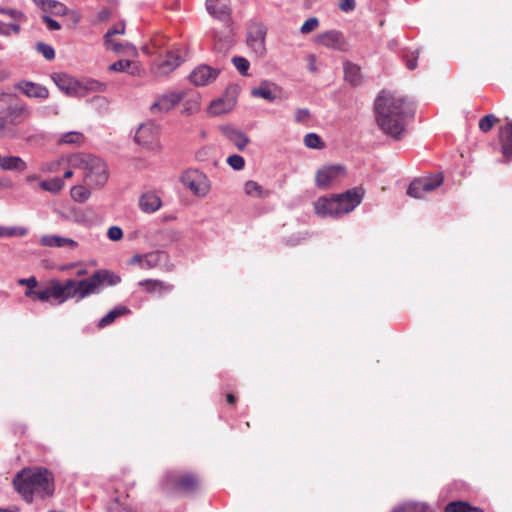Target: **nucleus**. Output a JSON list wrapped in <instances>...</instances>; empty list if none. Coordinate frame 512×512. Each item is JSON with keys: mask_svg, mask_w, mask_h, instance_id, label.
<instances>
[{"mask_svg": "<svg viewBox=\"0 0 512 512\" xmlns=\"http://www.w3.org/2000/svg\"><path fill=\"white\" fill-rule=\"evenodd\" d=\"M375 119L379 128L388 136L400 139L405 132L407 107L403 98L382 91L374 102Z\"/></svg>", "mask_w": 512, "mask_h": 512, "instance_id": "nucleus-1", "label": "nucleus"}, {"mask_svg": "<svg viewBox=\"0 0 512 512\" xmlns=\"http://www.w3.org/2000/svg\"><path fill=\"white\" fill-rule=\"evenodd\" d=\"M15 490L22 498L31 503L34 495L39 497L51 496L54 492V478L45 468L23 469L13 479Z\"/></svg>", "mask_w": 512, "mask_h": 512, "instance_id": "nucleus-2", "label": "nucleus"}, {"mask_svg": "<svg viewBox=\"0 0 512 512\" xmlns=\"http://www.w3.org/2000/svg\"><path fill=\"white\" fill-rule=\"evenodd\" d=\"M30 116L29 108L6 93L0 94V138L16 139L19 126Z\"/></svg>", "mask_w": 512, "mask_h": 512, "instance_id": "nucleus-3", "label": "nucleus"}, {"mask_svg": "<svg viewBox=\"0 0 512 512\" xmlns=\"http://www.w3.org/2000/svg\"><path fill=\"white\" fill-rule=\"evenodd\" d=\"M363 196L361 188H354L331 198L321 197L314 204L315 212L320 217L338 218L352 212L361 203Z\"/></svg>", "mask_w": 512, "mask_h": 512, "instance_id": "nucleus-4", "label": "nucleus"}, {"mask_svg": "<svg viewBox=\"0 0 512 512\" xmlns=\"http://www.w3.org/2000/svg\"><path fill=\"white\" fill-rule=\"evenodd\" d=\"M121 282L120 276L106 269L96 270L88 278L76 281L72 279L73 287L71 292L77 301L83 300L91 295L99 294L102 288L114 286Z\"/></svg>", "mask_w": 512, "mask_h": 512, "instance_id": "nucleus-5", "label": "nucleus"}, {"mask_svg": "<svg viewBox=\"0 0 512 512\" xmlns=\"http://www.w3.org/2000/svg\"><path fill=\"white\" fill-rule=\"evenodd\" d=\"M72 285V279H67L64 282L52 279L49 282V285L42 290L28 288L25 291V296L29 298L35 297L41 302H50L60 305L73 298V294L71 292V288L73 287Z\"/></svg>", "mask_w": 512, "mask_h": 512, "instance_id": "nucleus-6", "label": "nucleus"}, {"mask_svg": "<svg viewBox=\"0 0 512 512\" xmlns=\"http://www.w3.org/2000/svg\"><path fill=\"white\" fill-rule=\"evenodd\" d=\"M85 171V182L91 187H102L108 180L109 173L106 163L93 155L84 154L76 157Z\"/></svg>", "mask_w": 512, "mask_h": 512, "instance_id": "nucleus-7", "label": "nucleus"}, {"mask_svg": "<svg viewBox=\"0 0 512 512\" xmlns=\"http://www.w3.org/2000/svg\"><path fill=\"white\" fill-rule=\"evenodd\" d=\"M160 130V125L155 122L143 123L135 133V142L147 150L159 152L162 149L159 140Z\"/></svg>", "mask_w": 512, "mask_h": 512, "instance_id": "nucleus-8", "label": "nucleus"}, {"mask_svg": "<svg viewBox=\"0 0 512 512\" xmlns=\"http://www.w3.org/2000/svg\"><path fill=\"white\" fill-rule=\"evenodd\" d=\"M184 61L180 48L168 50L164 56H160L151 66L155 76L169 75Z\"/></svg>", "mask_w": 512, "mask_h": 512, "instance_id": "nucleus-9", "label": "nucleus"}, {"mask_svg": "<svg viewBox=\"0 0 512 512\" xmlns=\"http://www.w3.org/2000/svg\"><path fill=\"white\" fill-rule=\"evenodd\" d=\"M181 183L194 195L204 197L210 191V182L207 176L197 169H189L180 177Z\"/></svg>", "mask_w": 512, "mask_h": 512, "instance_id": "nucleus-10", "label": "nucleus"}, {"mask_svg": "<svg viewBox=\"0 0 512 512\" xmlns=\"http://www.w3.org/2000/svg\"><path fill=\"white\" fill-rule=\"evenodd\" d=\"M443 179L441 173L416 178L410 183L407 194L413 198L421 199L425 194L438 188L443 183Z\"/></svg>", "mask_w": 512, "mask_h": 512, "instance_id": "nucleus-11", "label": "nucleus"}, {"mask_svg": "<svg viewBox=\"0 0 512 512\" xmlns=\"http://www.w3.org/2000/svg\"><path fill=\"white\" fill-rule=\"evenodd\" d=\"M163 485L166 489H174L177 491L190 493L197 489L198 480L193 474H180L176 471H171L165 474Z\"/></svg>", "mask_w": 512, "mask_h": 512, "instance_id": "nucleus-12", "label": "nucleus"}, {"mask_svg": "<svg viewBox=\"0 0 512 512\" xmlns=\"http://www.w3.org/2000/svg\"><path fill=\"white\" fill-rule=\"evenodd\" d=\"M266 34L267 28L263 23L252 21L248 24L246 41L257 56H263L266 52Z\"/></svg>", "mask_w": 512, "mask_h": 512, "instance_id": "nucleus-13", "label": "nucleus"}, {"mask_svg": "<svg viewBox=\"0 0 512 512\" xmlns=\"http://www.w3.org/2000/svg\"><path fill=\"white\" fill-rule=\"evenodd\" d=\"M185 97L183 91L169 90L163 94L157 95L149 110L152 114H164L172 110Z\"/></svg>", "mask_w": 512, "mask_h": 512, "instance_id": "nucleus-14", "label": "nucleus"}, {"mask_svg": "<svg viewBox=\"0 0 512 512\" xmlns=\"http://www.w3.org/2000/svg\"><path fill=\"white\" fill-rule=\"evenodd\" d=\"M345 174L344 168L339 165L325 166L319 169L316 173L315 182L317 187L326 189L336 180L343 177Z\"/></svg>", "mask_w": 512, "mask_h": 512, "instance_id": "nucleus-15", "label": "nucleus"}, {"mask_svg": "<svg viewBox=\"0 0 512 512\" xmlns=\"http://www.w3.org/2000/svg\"><path fill=\"white\" fill-rule=\"evenodd\" d=\"M218 75V69L202 64L190 73L189 80L195 86H205L215 81Z\"/></svg>", "mask_w": 512, "mask_h": 512, "instance_id": "nucleus-16", "label": "nucleus"}, {"mask_svg": "<svg viewBox=\"0 0 512 512\" xmlns=\"http://www.w3.org/2000/svg\"><path fill=\"white\" fill-rule=\"evenodd\" d=\"M207 12L221 21H228L231 16L230 0H206Z\"/></svg>", "mask_w": 512, "mask_h": 512, "instance_id": "nucleus-17", "label": "nucleus"}, {"mask_svg": "<svg viewBox=\"0 0 512 512\" xmlns=\"http://www.w3.org/2000/svg\"><path fill=\"white\" fill-rule=\"evenodd\" d=\"M56 86L69 96L80 94L81 84L65 73H56L52 76Z\"/></svg>", "mask_w": 512, "mask_h": 512, "instance_id": "nucleus-18", "label": "nucleus"}, {"mask_svg": "<svg viewBox=\"0 0 512 512\" xmlns=\"http://www.w3.org/2000/svg\"><path fill=\"white\" fill-rule=\"evenodd\" d=\"M316 42L328 48L344 50L345 39L342 33L331 30L317 36Z\"/></svg>", "mask_w": 512, "mask_h": 512, "instance_id": "nucleus-19", "label": "nucleus"}, {"mask_svg": "<svg viewBox=\"0 0 512 512\" xmlns=\"http://www.w3.org/2000/svg\"><path fill=\"white\" fill-rule=\"evenodd\" d=\"M17 89L30 98L45 99L49 96V91L45 86L30 81L18 83Z\"/></svg>", "mask_w": 512, "mask_h": 512, "instance_id": "nucleus-20", "label": "nucleus"}, {"mask_svg": "<svg viewBox=\"0 0 512 512\" xmlns=\"http://www.w3.org/2000/svg\"><path fill=\"white\" fill-rule=\"evenodd\" d=\"M221 131L223 135L240 151L244 150L250 141L249 137L244 132L232 126H223L221 127Z\"/></svg>", "mask_w": 512, "mask_h": 512, "instance_id": "nucleus-21", "label": "nucleus"}, {"mask_svg": "<svg viewBox=\"0 0 512 512\" xmlns=\"http://www.w3.org/2000/svg\"><path fill=\"white\" fill-rule=\"evenodd\" d=\"M161 205V198L155 192L143 193L139 198V207L144 213H154Z\"/></svg>", "mask_w": 512, "mask_h": 512, "instance_id": "nucleus-22", "label": "nucleus"}, {"mask_svg": "<svg viewBox=\"0 0 512 512\" xmlns=\"http://www.w3.org/2000/svg\"><path fill=\"white\" fill-rule=\"evenodd\" d=\"M500 141L502 154L507 161L512 159V121L508 120L507 124L500 129Z\"/></svg>", "mask_w": 512, "mask_h": 512, "instance_id": "nucleus-23", "label": "nucleus"}, {"mask_svg": "<svg viewBox=\"0 0 512 512\" xmlns=\"http://www.w3.org/2000/svg\"><path fill=\"white\" fill-rule=\"evenodd\" d=\"M40 244L44 247H69L72 249L78 246L73 239L58 235H44L40 238Z\"/></svg>", "mask_w": 512, "mask_h": 512, "instance_id": "nucleus-24", "label": "nucleus"}, {"mask_svg": "<svg viewBox=\"0 0 512 512\" xmlns=\"http://www.w3.org/2000/svg\"><path fill=\"white\" fill-rule=\"evenodd\" d=\"M107 512H135L129 504L128 495H117L107 505Z\"/></svg>", "mask_w": 512, "mask_h": 512, "instance_id": "nucleus-25", "label": "nucleus"}, {"mask_svg": "<svg viewBox=\"0 0 512 512\" xmlns=\"http://www.w3.org/2000/svg\"><path fill=\"white\" fill-rule=\"evenodd\" d=\"M139 286L143 287L148 293L159 292L160 294L163 292H170L173 288L170 284L154 279L142 280L139 282Z\"/></svg>", "mask_w": 512, "mask_h": 512, "instance_id": "nucleus-26", "label": "nucleus"}, {"mask_svg": "<svg viewBox=\"0 0 512 512\" xmlns=\"http://www.w3.org/2000/svg\"><path fill=\"white\" fill-rule=\"evenodd\" d=\"M235 104L233 99L219 98L211 102L209 106V113L211 115H221L229 112Z\"/></svg>", "mask_w": 512, "mask_h": 512, "instance_id": "nucleus-27", "label": "nucleus"}, {"mask_svg": "<svg viewBox=\"0 0 512 512\" xmlns=\"http://www.w3.org/2000/svg\"><path fill=\"white\" fill-rule=\"evenodd\" d=\"M273 84L263 81L258 87L253 88L251 93L255 97L263 98L269 102H273L276 99V95L272 89Z\"/></svg>", "mask_w": 512, "mask_h": 512, "instance_id": "nucleus-28", "label": "nucleus"}, {"mask_svg": "<svg viewBox=\"0 0 512 512\" xmlns=\"http://www.w3.org/2000/svg\"><path fill=\"white\" fill-rule=\"evenodd\" d=\"M0 168L6 171H23L27 168V165L19 156H6L2 158Z\"/></svg>", "mask_w": 512, "mask_h": 512, "instance_id": "nucleus-29", "label": "nucleus"}, {"mask_svg": "<svg viewBox=\"0 0 512 512\" xmlns=\"http://www.w3.org/2000/svg\"><path fill=\"white\" fill-rule=\"evenodd\" d=\"M167 254L162 251H155L148 253L144 256L142 268L150 269L154 267H158L162 264V262L166 261Z\"/></svg>", "mask_w": 512, "mask_h": 512, "instance_id": "nucleus-30", "label": "nucleus"}, {"mask_svg": "<svg viewBox=\"0 0 512 512\" xmlns=\"http://www.w3.org/2000/svg\"><path fill=\"white\" fill-rule=\"evenodd\" d=\"M129 312L130 310L126 306H117L99 320L98 327L104 328L113 323L118 317L126 315Z\"/></svg>", "mask_w": 512, "mask_h": 512, "instance_id": "nucleus-31", "label": "nucleus"}, {"mask_svg": "<svg viewBox=\"0 0 512 512\" xmlns=\"http://www.w3.org/2000/svg\"><path fill=\"white\" fill-rule=\"evenodd\" d=\"M344 69V78L347 82H349L352 85H357L360 82L361 74H360V68L349 61H346L343 65Z\"/></svg>", "mask_w": 512, "mask_h": 512, "instance_id": "nucleus-32", "label": "nucleus"}, {"mask_svg": "<svg viewBox=\"0 0 512 512\" xmlns=\"http://www.w3.org/2000/svg\"><path fill=\"white\" fill-rule=\"evenodd\" d=\"M213 40H214V50L225 53L227 52L233 45L232 36L221 35L218 32H213Z\"/></svg>", "mask_w": 512, "mask_h": 512, "instance_id": "nucleus-33", "label": "nucleus"}, {"mask_svg": "<svg viewBox=\"0 0 512 512\" xmlns=\"http://www.w3.org/2000/svg\"><path fill=\"white\" fill-rule=\"evenodd\" d=\"M40 188L44 191L52 194L59 193L65 186L64 180L59 177H55L49 180H43L39 184Z\"/></svg>", "mask_w": 512, "mask_h": 512, "instance_id": "nucleus-34", "label": "nucleus"}, {"mask_svg": "<svg viewBox=\"0 0 512 512\" xmlns=\"http://www.w3.org/2000/svg\"><path fill=\"white\" fill-rule=\"evenodd\" d=\"M244 191L248 196L256 198H265L268 196V192L255 181L249 180L244 184Z\"/></svg>", "mask_w": 512, "mask_h": 512, "instance_id": "nucleus-35", "label": "nucleus"}, {"mask_svg": "<svg viewBox=\"0 0 512 512\" xmlns=\"http://www.w3.org/2000/svg\"><path fill=\"white\" fill-rule=\"evenodd\" d=\"M445 512H483V510L473 507L464 501H454L447 504Z\"/></svg>", "mask_w": 512, "mask_h": 512, "instance_id": "nucleus-36", "label": "nucleus"}, {"mask_svg": "<svg viewBox=\"0 0 512 512\" xmlns=\"http://www.w3.org/2000/svg\"><path fill=\"white\" fill-rule=\"evenodd\" d=\"M392 512H431L429 509V506L425 503H419V502H409L406 503L396 509H394Z\"/></svg>", "mask_w": 512, "mask_h": 512, "instance_id": "nucleus-37", "label": "nucleus"}, {"mask_svg": "<svg viewBox=\"0 0 512 512\" xmlns=\"http://www.w3.org/2000/svg\"><path fill=\"white\" fill-rule=\"evenodd\" d=\"M28 230L25 227L0 226V238L25 236Z\"/></svg>", "mask_w": 512, "mask_h": 512, "instance_id": "nucleus-38", "label": "nucleus"}, {"mask_svg": "<svg viewBox=\"0 0 512 512\" xmlns=\"http://www.w3.org/2000/svg\"><path fill=\"white\" fill-rule=\"evenodd\" d=\"M70 194L73 200L80 203L88 200L91 195L90 191L82 185L72 187Z\"/></svg>", "mask_w": 512, "mask_h": 512, "instance_id": "nucleus-39", "label": "nucleus"}, {"mask_svg": "<svg viewBox=\"0 0 512 512\" xmlns=\"http://www.w3.org/2000/svg\"><path fill=\"white\" fill-rule=\"evenodd\" d=\"M83 141V135L80 132L70 131L63 133L60 137L62 144H80Z\"/></svg>", "mask_w": 512, "mask_h": 512, "instance_id": "nucleus-40", "label": "nucleus"}, {"mask_svg": "<svg viewBox=\"0 0 512 512\" xmlns=\"http://www.w3.org/2000/svg\"><path fill=\"white\" fill-rule=\"evenodd\" d=\"M402 57H403L406 67L409 70H414L417 67V60L419 57V52L417 50L404 51Z\"/></svg>", "mask_w": 512, "mask_h": 512, "instance_id": "nucleus-41", "label": "nucleus"}, {"mask_svg": "<svg viewBox=\"0 0 512 512\" xmlns=\"http://www.w3.org/2000/svg\"><path fill=\"white\" fill-rule=\"evenodd\" d=\"M45 11H51L56 16H65L68 14V8L63 3L56 0H50Z\"/></svg>", "mask_w": 512, "mask_h": 512, "instance_id": "nucleus-42", "label": "nucleus"}, {"mask_svg": "<svg viewBox=\"0 0 512 512\" xmlns=\"http://www.w3.org/2000/svg\"><path fill=\"white\" fill-rule=\"evenodd\" d=\"M232 63L241 75H248L250 63L246 58L241 56H235L232 58Z\"/></svg>", "mask_w": 512, "mask_h": 512, "instance_id": "nucleus-43", "label": "nucleus"}, {"mask_svg": "<svg viewBox=\"0 0 512 512\" xmlns=\"http://www.w3.org/2000/svg\"><path fill=\"white\" fill-rule=\"evenodd\" d=\"M304 144L311 149H320L324 146L321 138L315 133H308L304 137Z\"/></svg>", "mask_w": 512, "mask_h": 512, "instance_id": "nucleus-44", "label": "nucleus"}, {"mask_svg": "<svg viewBox=\"0 0 512 512\" xmlns=\"http://www.w3.org/2000/svg\"><path fill=\"white\" fill-rule=\"evenodd\" d=\"M107 86L105 83H102L98 80H87L83 84H81V89L86 91H95V92H104Z\"/></svg>", "mask_w": 512, "mask_h": 512, "instance_id": "nucleus-45", "label": "nucleus"}, {"mask_svg": "<svg viewBox=\"0 0 512 512\" xmlns=\"http://www.w3.org/2000/svg\"><path fill=\"white\" fill-rule=\"evenodd\" d=\"M36 50L43 55V57L47 60H52L55 57L54 48L51 45H48L43 42H39L36 44Z\"/></svg>", "mask_w": 512, "mask_h": 512, "instance_id": "nucleus-46", "label": "nucleus"}, {"mask_svg": "<svg viewBox=\"0 0 512 512\" xmlns=\"http://www.w3.org/2000/svg\"><path fill=\"white\" fill-rule=\"evenodd\" d=\"M497 121L498 119L493 114H488L480 119L479 128L481 131L486 133L491 130V128Z\"/></svg>", "mask_w": 512, "mask_h": 512, "instance_id": "nucleus-47", "label": "nucleus"}, {"mask_svg": "<svg viewBox=\"0 0 512 512\" xmlns=\"http://www.w3.org/2000/svg\"><path fill=\"white\" fill-rule=\"evenodd\" d=\"M227 163L230 165V167L237 171L243 169L245 166L244 158L237 154L230 155L227 158Z\"/></svg>", "mask_w": 512, "mask_h": 512, "instance_id": "nucleus-48", "label": "nucleus"}, {"mask_svg": "<svg viewBox=\"0 0 512 512\" xmlns=\"http://www.w3.org/2000/svg\"><path fill=\"white\" fill-rule=\"evenodd\" d=\"M0 14L7 15L14 20H19V21L25 20L24 13L21 12L20 10L13 9V8H5V7L0 6Z\"/></svg>", "mask_w": 512, "mask_h": 512, "instance_id": "nucleus-49", "label": "nucleus"}, {"mask_svg": "<svg viewBox=\"0 0 512 512\" xmlns=\"http://www.w3.org/2000/svg\"><path fill=\"white\" fill-rule=\"evenodd\" d=\"M319 25V21L316 17L308 18L300 28L301 33L307 34L315 30Z\"/></svg>", "mask_w": 512, "mask_h": 512, "instance_id": "nucleus-50", "label": "nucleus"}, {"mask_svg": "<svg viewBox=\"0 0 512 512\" xmlns=\"http://www.w3.org/2000/svg\"><path fill=\"white\" fill-rule=\"evenodd\" d=\"M131 66L130 60H118L109 66V70L113 72H124Z\"/></svg>", "mask_w": 512, "mask_h": 512, "instance_id": "nucleus-51", "label": "nucleus"}, {"mask_svg": "<svg viewBox=\"0 0 512 512\" xmlns=\"http://www.w3.org/2000/svg\"><path fill=\"white\" fill-rule=\"evenodd\" d=\"M199 110V103L197 100H187L183 104V114H193Z\"/></svg>", "mask_w": 512, "mask_h": 512, "instance_id": "nucleus-52", "label": "nucleus"}, {"mask_svg": "<svg viewBox=\"0 0 512 512\" xmlns=\"http://www.w3.org/2000/svg\"><path fill=\"white\" fill-rule=\"evenodd\" d=\"M125 32V27L123 24L119 25V26H115L113 28H110L106 34L104 35V42H108V41H112V37L114 35H122L124 34Z\"/></svg>", "mask_w": 512, "mask_h": 512, "instance_id": "nucleus-53", "label": "nucleus"}, {"mask_svg": "<svg viewBox=\"0 0 512 512\" xmlns=\"http://www.w3.org/2000/svg\"><path fill=\"white\" fill-rule=\"evenodd\" d=\"M107 236L112 241H118L123 237L122 229L118 226H111L108 229Z\"/></svg>", "mask_w": 512, "mask_h": 512, "instance_id": "nucleus-54", "label": "nucleus"}, {"mask_svg": "<svg viewBox=\"0 0 512 512\" xmlns=\"http://www.w3.org/2000/svg\"><path fill=\"white\" fill-rule=\"evenodd\" d=\"M105 43V46L108 50H112L113 52L117 53V54H123L124 52V45L123 43H119V42H116L114 40L112 41H108V42H104Z\"/></svg>", "mask_w": 512, "mask_h": 512, "instance_id": "nucleus-55", "label": "nucleus"}, {"mask_svg": "<svg viewBox=\"0 0 512 512\" xmlns=\"http://www.w3.org/2000/svg\"><path fill=\"white\" fill-rule=\"evenodd\" d=\"M42 21L47 25V28L50 31H57L61 29V25L59 24V22H57L56 20L47 15H44L42 17Z\"/></svg>", "mask_w": 512, "mask_h": 512, "instance_id": "nucleus-56", "label": "nucleus"}, {"mask_svg": "<svg viewBox=\"0 0 512 512\" xmlns=\"http://www.w3.org/2000/svg\"><path fill=\"white\" fill-rule=\"evenodd\" d=\"M310 117V112L308 109L302 108L298 109L295 113V121L298 123H303L307 121Z\"/></svg>", "mask_w": 512, "mask_h": 512, "instance_id": "nucleus-57", "label": "nucleus"}, {"mask_svg": "<svg viewBox=\"0 0 512 512\" xmlns=\"http://www.w3.org/2000/svg\"><path fill=\"white\" fill-rule=\"evenodd\" d=\"M355 5V0H341L339 3V8L343 12H349L354 10Z\"/></svg>", "mask_w": 512, "mask_h": 512, "instance_id": "nucleus-58", "label": "nucleus"}, {"mask_svg": "<svg viewBox=\"0 0 512 512\" xmlns=\"http://www.w3.org/2000/svg\"><path fill=\"white\" fill-rule=\"evenodd\" d=\"M18 284L21 286H26L28 289V288H35L37 286L38 282H37L36 278L32 276L30 278L19 279Z\"/></svg>", "mask_w": 512, "mask_h": 512, "instance_id": "nucleus-59", "label": "nucleus"}, {"mask_svg": "<svg viewBox=\"0 0 512 512\" xmlns=\"http://www.w3.org/2000/svg\"><path fill=\"white\" fill-rule=\"evenodd\" d=\"M307 62H308V69L312 73L317 72V66H316V56L314 54H309L307 56Z\"/></svg>", "mask_w": 512, "mask_h": 512, "instance_id": "nucleus-60", "label": "nucleus"}, {"mask_svg": "<svg viewBox=\"0 0 512 512\" xmlns=\"http://www.w3.org/2000/svg\"><path fill=\"white\" fill-rule=\"evenodd\" d=\"M123 45H124L123 54H127V55H136L137 54V50H136L135 46L132 45L131 43L127 42Z\"/></svg>", "mask_w": 512, "mask_h": 512, "instance_id": "nucleus-61", "label": "nucleus"}, {"mask_svg": "<svg viewBox=\"0 0 512 512\" xmlns=\"http://www.w3.org/2000/svg\"><path fill=\"white\" fill-rule=\"evenodd\" d=\"M6 27H8L10 33L19 34L21 31V27L18 23H9L6 24Z\"/></svg>", "mask_w": 512, "mask_h": 512, "instance_id": "nucleus-62", "label": "nucleus"}, {"mask_svg": "<svg viewBox=\"0 0 512 512\" xmlns=\"http://www.w3.org/2000/svg\"><path fill=\"white\" fill-rule=\"evenodd\" d=\"M110 17V11L108 9H102L98 12V19L100 21H106Z\"/></svg>", "mask_w": 512, "mask_h": 512, "instance_id": "nucleus-63", "label": "nucleus"}, {"mask_svg": "<svg viewBox=\"0 0 512 512\" xmlns=\"http://www.w3.org/2000/svg\"><path fill=\"white\" fill-rule=\"evenodd\" d=\"M0 36H5V37L10 36L8 27H6V24L3 23L1 20H0Z\"/></svg>", "mask_w": 512, "mask_h": 512, "instance_id": "nucleus-64", "label": "nucleus"}]
</instances>
